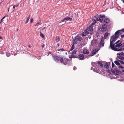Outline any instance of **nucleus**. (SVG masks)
<instances>
[{
    "label": "nucleus",
    "mask_w": 124,
    "mask_h": 124,
    "mask_svg": "<svg viewBox=\"0 0 124 124\" xmlns=\"http://www.w3.org/2000/svg\"><path fill=\"white\" fill-rule=\"evenodd\" d=\"M122 1L123 3H124V0H122Z\"/></svg>",
    "instance_id": "13d9d810"
},
{
    "label": "nucleus",
    "mask_w": 124,
    "mask_h": 124,
    "mask_svg": "<svg viewBox=\"0 0 124 124\" xmlns=\"http://www.w3.org/2000/svg\"><path fill=\"white\" fill-rule=\"evenodd\" d=\"M110 35V33L106 32L105 33L104 35V38L105 39H106L108 38Z\"/></svg>",
    "instance_id": "2eb2a0df"
},
{
    "label": "nucleus",
    "mask_w": 124,
    "mask_h": 124,
    "mask_svg": "<svg viewBox=\"0 0 124 124\" xmlns=\"http://www.w3.org/2000/svg\"><path fill=\"white\" fill-rule=\"evenodd\" d=\"M9 8H8V11L9 12Z\"/></svg>",
    "instance_id": "bf43d9fd"
},
{
    "label": "nucleus",
    "mask_w": 124,
    "mask_h": 124,
    "mask_svg": "<svg viewBox=\"0 0 124 124\" xmlns=\"http://www.w3.org/2000/svg\"><path fill=\"white\" fill-rule=\"evenodd\" d=\"M65 51V50H64V49H63V48L60 49L58 50V51L60 52H61L62 51Z\"/></svg>",
    "instance_id": "cd10ccee"
},
{
    "label": "nucleus",
    "mask_w": 124,
    "mask_h": 124,
    "mask_svg": "<svg viewBox=\"0 0 124 124\" xmlns=\"http://www.w3.org/2000/svg\"><path fill=\"white\" fill-rule=\"evenodd\" d=\"M28 46L30 47L31 48L30 46V45H28Z\"/></svg>",
    "instance_id": "4d7b16f0"
},
{
    "label": "nucleus",
    "mask_w": 124,
    "mask_h": 124,
    "mask_svg": "<svg viewBox=\"0 0 124 124\" xmlns=\"http://www.w3.org/2000/svg\"><path fill=\"white\" fill-rule=\"evenodd\" d=\"M18 29H17V30H16V31H18Z\"/></svg>",
    "instance_id": "052dcab7"
},
{
    "label": "nucleus",
    "mask_w": 124,
    "mask_h": 124,
    "mask_svg": "<svg viewBox=\"0 0 124 124\" xmlns=\"http://www.w3.org/2000/svg\"><path fill=\"white\" fill-rule=\"evenodd\" d=\"M122 71L123 72H124V70H122Z\"/></svg>",
    "instance_id": "e2e57ef3"
},
{
    "label": "nucleus",
    "mask_w": 124,
    "mask_h": 124,
    "mask_svg": "<svg viewBox=\"0 0 124 124\" xmlns=\"http://www.w3.org/2000/svg\"><path fill=\"white\" fill-rule=\"evenodd\" d=\"M105 17V16L104 15H100L97 17V21L101 22Z\"/></svg>",
    "instance_id": "20e7f679"
},
{
    "label": "nucleus",
    "mask_w": 124,
    "mask_h": 124,
    "mask_svg": "<svg viewBox=\"0 0 124 124\" xmlns=\"http://www.w3.org/2000/svg\"><path fill=\"white\" fill-rule=\"evenodd\" d=\"M60 40V38L59 36H56L55 37V40L56 41V42L57 43L59 42Z\"/></svg>",
    "instance_id": "a211bd4d"
},
{
    "label": "nucleus",
    "mask_w": 124,
    "mask_h": 124,
    "mask_svg": "<svg viewBox=\"0 0 124 124\" xmlns=\"http://www.w3.org/2000/svg\"><path fill=\"white\" fill-rule=\"evenodd\" d=\"M79 59L80 60H83L85 59L84 56L82 54H79L78 55Z\"/></svg>",
    "instance_id": "9b49d317"
},
{
    "label": "nucleus",
    "mask_w": 124,
    "mask_h": 124,
    "mask_svg": "<svg viewBox=\"0 0 124 124\" xmlns=\"http://www.w3.org/2000/svg\"><path fill=\"white\" fill-rule=\"evenodd\" d=\"M76 37V38L79 41H81L82 39L81 36L80 35H77Z\"/></svg>",
    "instance_id": "ddd939ff"
},
{
    "label": "nucleus",
    "mask_w": 124,
    "mask_h": 124,
    "mask_svg": "<svg viewBox=\"0 0 124 124\" xmlns=\"http://www.w3.org/2000/svg\"><path fill=\"white\" fill-rule=\"evenodd\" d=\"M54 60L56 62H59V57L56 56L54 55L53 56Z\"/></svg>",
    "instance_id": "6e6552de"
},
{
    "label": "nucleus",
    "mask_w": 124,
    "mask_h": 124,
    "mask_svg": "<svg viewBox=\"0 0 124 124\" xmlns=\"http://www.w3.org/2000/svg\"><path fill=\"white\" fill-rule=\"evenodd\" d=\"M59 60L60 61V62L61 63H63L64 65H65L66 63H65V62H64V58L62 56H59Z\"/></svg>",
    "instance_id": "1a4fd4ad"
},
{
    "label": "nucleus",
    "mask_w": 124,
    "mask_h": 124,
    "mask_svg": "<svg viewBox=\"0 0 124 124\" xmlns=\"http://www.w3.org/2000/svg\"><path fill=\"white\" fill-rule=\"evenodd\" d=\"M118 67L119 68H121L122 69H123L124 68V67H123L122 66H121L120 65H119Z\"/></svg>",
    "instance_id": "f704fd0d"
},
{
    "label": "nucleus",
    "mask_w": 124,
    "mask_h": 124,
    "mask_svg": "<svg viewBox=\"0 0 124 124\" xmlns=\"http://www.w3.org/2000/svg\"><path fill=\"white\" fill-rule=\"evenodd\" d=\"M51 52H49V53H48V54H51Z\"/></svg>",
    "instance_id": "680f3d73"
},
{
    "label": "nucleus",
    "mask_w": 124,
    "mask_h": 124,
    "mask_svg": "<svg viewBox=\"0 0 124 124\" xmlns=\"http://www.w3.org/2000/svg\"><path fill=\"white\" fill-rule=\"evenodd\" d=\"M88 33L87 30H85L82 33V36L83 37L87 35Z\"/></svg>",
    "instance_id": "f3484780"
},
{
    "label": "nucleus",
    "mask_w": 124,
    "mask_h": 124,
    "mask_svg": "<svg viewBox=\"0 0 124 124\" xmlns=\"http://www.w3.org/2000/svg\"><path fill=\"white\" fill-rule=\"evenodd\" d=\"M15 5H14L13 6V8H14H14H15Z\"/></svg>",
    "instance_id": "09e8293b"
},
{
    "label": "nucleus",
    "mask_w": 124,
    "mask_h": 124,
    "mask_svg": "<svg viewBox=\"0 0 124 124\" xmlns=\"http://www.w3.org/2000/svg\"><path fill=\"white\" fill-rule=\"evenodd\" d=\"M92 54L91 55H90V56H92L93 55H94L96 53V51L93 50V51L92 52Z\"/></svg>",
    "instance_id": "bb28decb"
},
{
    "label": "nucleus",
    "mask_w": 124,
    "mask_h": 124,
    "mask_svg": "<svg viewBox=\"0 0 124 124\" xmlns=\"http://www.w3.org/2000/svg\"><path fill=\"white\" fill-rule=\"evenodd\" d=\"M121 38H124V34L121 35Z\"/></svg>",
    "instance_id": "a19ab883"
},
{
    "label": "nucleus",
    "mask_w": 124,
    "mask_h": 124,
    "mask_svg": "<svg viewBox=\"0 0 124 124\" xmlns=\"http://www.w3.org/2000/svg\"><path fill=\"white\" fill-rule=\"evenodd\" d=\"M114 62L115 63V64L119 66L120 65V63L118 62L117 61H115Z\"/></svg>",
    "instance_id": "393cba45"
},
{
    "label": "nucleus",
    "mask_w": 124,
    "mask_h": 124,
    "mask_svg": "<svg viewBox=\"0 0 124 124\" xmlns=\"http://www.w3.org/2000/svg\"><path fill=\"white\" fill-rule=\"evenodd\" d=\"M57 45L58 46H60L59 44V43H58L57 44Z\"/></svg>",
    "instance_id": "8fccbe9b"
},
{
    "label": "nucleus",
    "mask_w": 124,
    "mask_h": 124,
    "mask_svg": "<svg viewBox=\"0 0 124 124\" xmlns=\"http://www.w3.org/2000/svg\"><path fill=\"white\" fill-rule=\"evenodd\" d=\"M109 21V19L108 18H106L104 20V22L105 23H107Z\"/></svg>",
    "instance_id": "412c9836"
},
{
    "label": "nucleus",
    "mask_w": 124,
    "mask_h": 124,
    "mask_svg": "<svg viewBox=\"0 0 124 124\" xmlns=\"http://www.w3.org/2000/svg\"><path fill=\"white\" fill-rule=\"evenodd\" d=\"M98 66H100L102 67L103 66V64L102 63V62H101L100 61H98Z\"/></svg>",
    "instance_id": "4be33fe9"
},
{
    "label": "nucleus",
    "mask_w": 124,
    "mask_h": 124,
    "mask_svg": "<svg viewBox=\"0 0 124 124\" xmlns=\"http://www.w3.org/2000/svg\"><path fill=\"white\" fill-rule=\"evenodd\" d=\"M117 38H118L116 37L115 35H113L111 37L110 41L114 42L116 41Z\"/></svg>",
    "instance_id": "39448f33"
},
{
    "label": "nucleus",
    "mask_w": 124,
    "mask_h": 124,
    "mask_svg": "<svg viewBox=\"0 0 124 124\" xmlns=\"http://www.w3.org/2000/svg\"><path fill=\"white\" fill-rule=\"evenodd\" d=\"M96 23V21L95 20V19H94L93 20V23H92L91 25H92L93 26V24L95 23Z\"/></svg>",
    "instance_id": "2f4dec72"
},
{
    "label": "nucleus",
    "mask_w": 124,
    "mask_h": 124,
    "mask_svg": "<svg viewBox=\"0 0 124 124\" xmlns=\"http://www.w3.org/2000/svg\"><path fill=\"white\" fill-rule=\"evenodd\" d=\"M45 27H44V28H43L42 29V30H44V29H45Z\"/></svg>",
    "instance_id": "864d4df0"
},
{
    "label": "nucleus",
    "mask_w": 124,
    "mask_h": 124,
    "mask_svg": "<svg viewBox=\"0 0 124 124\" xmlns=\"http://www.w3.org/2000/svg\"><path fill=\"white\" fill-rule=\"evenodd\" d=\"M99 44L101 46L103 47L104 46V39L103 38H102L101 39Z\"/></svg>",
    "instance_id": "9d476101"
},
{
    "label": "nucleus",
    "mask_w": 124,
    "mask_h": 124,
    "mask_svg": "<svg viewBox=\"0 0 124 124\" xmlns=\"http://www.w3.org/2000/svg\"><path fill=\"white\" fill-rule=\"evenodd\" d=\"M29 19L28 18H27L26 20V21L25 23H27L28 22L29 20Z\"/></svg>",
    "instance_id": "c9c22d12"
},
{
    "label": "nucleus",
    "mask_w": 124,
    "mask_h": 124,
    "mask_svg": "<svg viewBox=\"0 0 124 124\" xmlns=\"http://www.w3.org/2000/svg\"><path fill=\"white\" fill-rule=\"evenodd\" d=\"M0 39H2V37L1 36H0Z\"/></svg>",
    "instance_id": "3c124183"
},
{
    "label": "nucleus",
    "mask_w": 124,
    "mask_h": 124,
    "mask_svg": "<svg viewBox=\"0 0 124 124\" xmlns=\"http://www.w3.org/2000/svg\"><path fill=\"white\" fill-rule=\"evenodd\" d=\"M7 57H8V56H9V55H7Z\"/></svg>",
    "instance_id": "0e129e2a"
},
{
    "label": "nucleus",
    "mask_w": 124,
    "mask_h": 124,
    "mask_svg": "<svg viewBox=\"0 0 124 124\" xmlns=\"http://www.w3.org/2000/svg\"><path fill=\"white\" fill-rule=\"evenodd\" d=\"M121 30H122V32H124V29H123Z\"/></svg>",
    "instance_id": "c03bdc74"
},
{
    "label": "nucleus",
    "mask_w": 124,
    "mask_h": 124,
    "mask_svg": "<svg viewBox=\"0 0 124 124\" xmlns=\"http://www.w3.org/2000/svg\"><path fill=\"white\" fill-rule=\"evenodd\" d=\"M74 48V44H72L70 50L72 51Z\"/></svg>",
    "instance_id": "c756f323"
},
{
    "label": "nucleus",
    "mask_w": 124,
    "mask_h": 124,
    "mask_svg": "<svg viewBox=\"0 0 124 124\" xmlns=\"http://www.w3.org/2000/svg\"><path fill=\"white\" fill-rule=\"evenodd\" d=\"M44 46H45V45L44 44L42 46V48H43L44 47Z\"/></svg>",
    "instance_id": "603ef678"
},
{
    "label": "nucleus",
    "mask_w": 124,
    "mask_h": 124,
    "mask_svg": "<svg viewBox=\"0 0 124 124\" xmlns=\"http://www.w3.org/2000/svg\"><path fill=\"white\" fill-rule=\"evenodd\" d=\"M114 64L113 62H112V67H113L114 66Z\"/></svg>",
    "instance_id": "4c0bfd02"
},
{
    "label": "nucleus",
    "mask_w": 124,
    "mask_h": 124,
    "mask_svg": "<svg viewBox=\"0 0 124 124\" xmlns=\"http://www.w3.org/2000/svg\"><path fill=\"white\" fill-rule=\"evenodd\" d=\"M123 53H120V54L121 55H122L123 54Z\"/></svg>",
    "instance_id": "5fc2aeb1"
},
{
    "label": "nucleus",
    "mask_w": 124,
    "mask_h": 124,
    "mask_svg": "<svg viewBox=\"0 0 124 124\" xmlns=\"http://www.w3.org/2000/svg\"><path fill=\"white\" fill-rule=\"evenodd\" d=\"M97 43V40L96 39H95L94 40H92L91 44L92 45H94L96 44Z\"/></svg>",
    "instance_id": "6ab92c4d"
},
{
    "label": "nucleus",
    "mask_w": 124,
    "mask_h": 124,
    "mask_svg": "<svg viewBox=\"0 0 124 124\" xmlns=\"http://www.w3.org/2000/svg\"><path fill=\"white\" fill-rule=\"evenodd\" d=\"M92 66L93 67H94L95 68H93L92 67L91 70H93L95 72H97L98 71V69H97V68H99V67L98 66V63L97 62H92Z\"/></svg>",
    "instance_id": "f03ea898"
},
{
    "label": "nucleus",
    "mask_w": 124,
    "mask_h": 124,
    "mask_svg": "<svg viewBox=\"0 0 124 124\" xmlns=\"http://www.w3.org/2000/svg\"><path fill=\"white\" fill-rule=\"evenodd\" d=\"M78 39L75 37L74 39H73V41L74 44H76L77 43Z\"/></svg>",
    "instance_id": "dca6fc26"
},
{
    "label": "nucleus",
    "mask_w": 124,
    "mask_h": 124,
    "mask_svg": "<svg viewBox=\"0 0 124 124\" xmlns=\"http://www.w3.org/2000/svg\"><path fill=\"white\" fill-rule=\"evenodd\" d=\"M114 42L110 41V46L112 50L116 51H121L122 49V46H124L122 45V44L120 43L116 44L114 47L115 44H113Z\"/></svg>",
    "instance_id": "f257e3e1"
},
{
    "label": "nucleus",
    "mask_w": 124,
    "mask_h": 124,
    "mask_svg": "<svg viewBox=\"0 0 124 124\" xmlns=\"http://www.w3.org/2000/svg\"><path fill=\"white\" fill-rule=\"evenodd\" d=\"M69 58H75L76 57V56L75 55H69Z\"/></svg>",
    "instance_id": "7c9ffc66"
},
{
    "label": "nucleus",
    "mask_w": 124,
    "mask_h": 124,
    "mask_svg": "<svg viewBox=\"0 0 124 124\" xmlns=\"http://www.w3.org/2000/svg\"><path fill=\"white\" fill-rule=\"evenodd\" d=\"M30 15H29L28 16L27 18H28L30 19Z\"/></svg>",
    "instance_id": "a18cd8bd"
},
{
    "label": "nucleus",
    "mask_w": 124,
    "mask_h": 124,
    "mask_svg": "<svg viewBox=\"0 0 124 124\" xmlns=\"http://www.w3.org/2000/svg\"><path fill=\"white\" fill-rule=\"evenodd\" d=\"M66 54H67V53L66 52Z\"/></svg>",
    "instance_id": "774afa93"
},
{
    "label": "nucleus",
    "mask_w": 124,
    "mask_h": 124,
    "mask_svg": "<svg viewBox=\"0 0 124 124\" xmlns=\"http://www.w3.org/2000/svg\"><path fill=\"white\" fill-rule=\"evenodd\" d=\"M118 61H119L121 64H124V62L123 61L119 60Z\"/></svg>",
    "instance_id": "72a5a7b5"
},
{
    "label": "nucleus",
    "mask_w": 124,
    "mask_h": 124,
    "mask_svg": "<svg viewBox=\"0 0 124 124\" xmlns=\"http://www.w3.org/2000/svg\"><path fill=\"white\" fill-rule=\"evenodd\" d=\"M123 49H124V47L123 48Z\"/></svg>",
    "instance_id": "338daca9"
},
{
    "label": "nucleus",
    "mask_w": 124,
    "mask_h": 124,
    "mask_svg": "<svg viewBox=\"0 0 124 124\" xmlns=\"http://www.w3.org/2000/svg\"><path fill=\"white\" fill-rule=\"evenodd\" d=\"M40 37L42 38H44L45 36H44V35L41 32H40Z\"/></svg>",
    "instance_id": "c85d7f7f"
},
{
    "label": "nucleus",
    "mask_w": 124,
    "mask_h": 124,
    "mask_svg": "<svg viewBox=\"0 0 124 124\" xmlns=\"http://www.w3.org/2000/svg\"><path fill=\"white\" fill-rule=\"evenodd\" d=\"M114 71V70H111V72H113V71Z\"/></svg>",
    "instance_id": "6e6d98bb"
},
{
    "label": "nucleus",
    "mask_w": 124,
    "mask_h": 124,
    "mask_svg": "<svg viewBox=\"0 0 124 124\" xmlns=\"http://www.w3.org/2000/svg\"><path fill=\"white\" fill-rule=\"evenodd\" d=\"M122 34V30H118L115 32L114 35L118 38L119 36V34Z\"/></svg>",
    "instance_id": "423d86ee"
},
{
    "label": "nucleus",
    "mask_w": 124,
    "mask_h": 124,
    "mask_svg": "<svg viewBox=\"0 0 124 124\" xmlns=\"http://www.w3.org/2000/svg\"><path fill=\"white\" fill-rule=\"evenodd\" d=\"M104 66L107 69H108V68L109 66L108 64L107 63H106L104 65Z\"/></svg>",
    "instance_id": "b1692460"
},
{
    "label": "nucleus",
    "mask_w": 124,
    "mask_h": 124,
    "mask_svg": "<svg viewBox=\"0 0 124 124\" xmlns=\"http://www.w3.org/2000/svg\"><path fill=\"white\" fill-rule=\"evenodd\" d=\"M33 21V19L32 18H31V19L30 20V22L31 23H32Z\"/></svg>",
    "instance_id": "58836bf2"
},
{
    "label": "nucleus",
    "mask_w": 124,
    "mask_h": 124,
    "mask_svg": "<svg viewBox=\"0 0 124 124\" xmlns=\"http://www.w3.org/2000/svg\"><path fill=\"white\" fill-rule=\"evenodd\" d=\"M76 50L75 49L72 51L71 54L73 55L75 54H76Z\"/></svg>",
    "instance_id": "a878e982"
},
{
    "label": "nucleus",
    "mask_w": 124,
    "mask_h": 124,
    "mask_svg": "<svg viewBox=\"0 0 124 124\" xmlns=\"http://www.w3.org/2000/svg\"><path fill=\"white\" fill-rule=\"evenodd\" d=\"M96 52H98V50H96Z\"/></svg>",
    "instance_id": "69168bd1"
},
{
    "label": "nucleus",
    "mask_w": 124,
    "mask_h": 124,
    "mask_svg": "<svg viewBox=\"0 0 124 124\" xmlns=\"http://www.w3.org/2000/svg\"><path fill=\"white\" fill-rule=\"evenodd\" d=\"M77 69V68L76 67L74 66V67L73 68V70H76Z\"/></svg>",
    "instance_id": "ea45409f"
},
{
    "label": "nucleus",
    "mask_w": 124,
    "mask_h": 124,
    "mask_svg": "<svg viewBox=\"0 0 124 124\" xmlns=\"http://www.w3.org/2000/svg\"><path fill=\"white\" fill-rule=\"evenodd\" d=\"M107 29V25L106 24H103L101 27H100L98 28V30L104 32L106 31Z\"/></svg>",
    "instance_id": "7ed1b4c3"
},
{
    "label": "nucleus",
    "mask_w": 124,
    "mask_h": 124,
    "mask_svg": "<svg viewBox=\"0 0 124 124\" xmlns=\"http://www.w3.org/2000/svg\"><path fill=\"white\" fill-rule=\"evenodd\" d=\"M93 27L92 25H91L90 26L89 28L88 29V31H87L88 34H91L92 33L93 31Z\"/></svg>",
    "instance_id": "0eeeda50"
},
{
    "label": "nucleus",
    "mask_w": 124,
    "mask_h": 124,
    "mask_svg": "<svg viewBox=\"0 0 124 124\" xmlns=\"http://www.w3.org/2000/svg\"><path fill=\"white\" fill-rule=\"evenodd\" d=\"M89 52L88 50L86 49H84L83 51V53L85 54H88Z\"/></svg>",
    "instance_id": "4468645a"
},
{
    "label": "nucleus",
    "mask_w": 124,
    "mask_h": 124,
    "mask_svg": "<svg viewBox=\"0 0 124 124\" xmlns=\"http://www.w3.org/2000/svg\"><path fill=\"white\" fill-rule=\"evenodd\" d=\"M3 20H2V19H1L0 20V23H2V21H3Z\"/></svg>",
    "instance_id": "49530a36"
},
{
    "label": "nucleus",
    "mask_w": 124,
    "mask_h": 124,
    "mask_svg": "<svg viewBox=\"0 0 124 124\" xmlns=\"http://www.w3.org/2000/svg\"><path fill=\"white\" fill-rule=\"evenodd\" d=\"M119 41V40H118L115 43V44H117V43H118Z\"/></svg>",
    "instance_id": "37998d69"
},
{
    "label": "nucleus",
    "mask_w": 124,
    "mask_h": 124,
    "mask_svg": "<svg viewBox=\"0 0 124 124\" xmlns=\"http://www.w3.org/2000/svg\"><path fill=\"white\" fill-rule=\"evenodd\" d=\"M41 20H40V21L39 23H37L36 24V25L37 26L39 25V24H41Z\"/></svg>",
    "instance_id": "473e14b6"
},
{
    "label": "nucleus",
    "mask_w": 124,
    "mask_h": 124,
    "mask_svg": "<svg viewBox=\"0 0 124 124\" xmlns=\"http://www.w3.org/2000/svg\"><path fill=\"white\" fill-rule=\"evenodd\" d=\"M19 5V3L17 4L16 5H15V7H17Z\"/></svg>",
    "instance_id": "79ce46f5"
},
{
    "label": "nucleus",
    "mask_w": 124,
    "mask_h": 124,
    "mask_svg": "<svg viewBox=\"0 0 124 124\" xmlns=\"http://www.w3.org/2000/svg\"><path fill=\"white\" fill-rule=\"evenodd\" d=\"M69 61V59L68 58H64V62L65 63H66L65 65L66 64L67 62H68Z\"/></svg>",
    "instance_id": "5701e85b"
},
{
    "label": "nucleus",
    "mask_w": 124,
    "mask_h": 124,
    "mask_svg": "<svg viewBox=\"0 0 124 124\" xmlns=\"http://www.w3.org/2000/svg\"><path fill=\"white\" fill-rule=\"evenodd\" d=\"M65 18H64L63 19V20H61V22H64V21H65V22H66V20H65Z\"/></svg>",
    "instance_id": "e433bc0d"
},
{
    "label": "nucleus",
    "mask_w": 124,
    "mask_h": 124,
    "mask_svg": "<svg viewBox=\"0 0 124 124\" xmlns=\"http://www.w3.org/2000/svg\"><path fill=\"white\" fill-rule=\"evenodd\" d=\"M6 16H4L1 19H2V20H3L5 17Z\"/></svg>",
    "instance_id": "de8ad7c7"
},
{
    "label": "nucleus",
    "mask_w": 124,
    "mask_h": 124,
    "mask_svg": "<svg viewBox=\"0 0 124 124\" xmlns=\"http://www.w3.org/2000/svg\"><path fill=\"white\" fill-rule=\"evenodd\" d=\"M65 19L66 20V22L68 21H71L72 20V18H71L69 17H67L66 18H65Z\"/></svg>",
    "instance_id": "aec40b11"
},
{
    "label": "nucleus",
    "mask_w": 124,
    "mask_h": 124,
    "mask_svg": "<svg viewBox=\"0 0 124 124\" xmlns=\"http://www.w3.org/2000/svg\"><path fill=\"white\" fill-rule=\"evenodd\" d=\"M117 55L119 59L122 60H123L124 59V57L120 55L119 53H117Z\"/></svg>",
    "instance_id": "f8f14e48"
}]
</instances>
